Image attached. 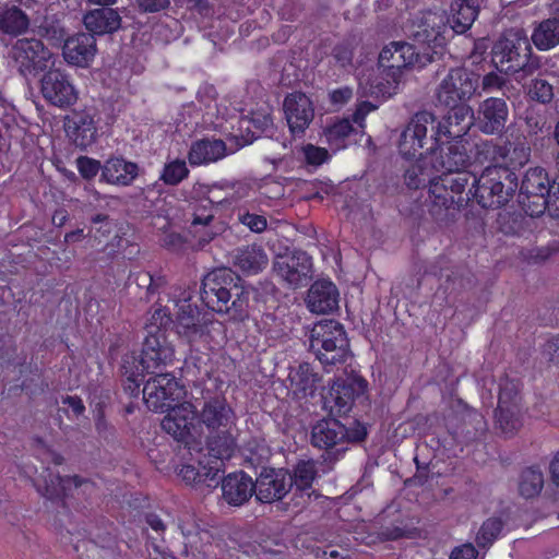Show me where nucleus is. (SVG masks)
<instances>
[{"mask_svg":"<svg viewBox=\"0 0 559 559\" xmlns=\"http://www.w3.org/2000/svg\"><path fill=\"white\" fill-rule=\"evenodd\" d=\"M436 107L447 110L442 121L436 123L435 115L429 111L416 112L401 134L399 152L404 159L416 158V163L405 170L406 186L417 190L429 185L433 207L450 210L454 203L453 68L437 90Z\"/></svg>","mask_w":559,"mask_h":559,"instance_id":"nucleus-1","label":"nucleus"},{"mask_svg":"<svg viewBox=\"0 0 559 559\" xmlns=\"http://www.w3.org/2000/svg\"><path fill=\"white\" fill-rule=\"evenodd\" d=\"M34 486L47 500L58 504L53 526L61 539L69 540L81 559H88L91 556L85 555V551L95 550L98 544L91 538V532L85 527H79L74 514L70 511L72 506L70 500L78 499L81 493L94 489V484L78 475L60 476L47 468L40 478L34 480Z\"/></svg>","mask_w":559,"mask_h":559,"instance_id":"nucleus-2","label":"nucleus"},{"mask_svg":"<svg viewBox=\"0 0 559 559\" xmlns=\"http://www.w3.org/2000/svg\"><path fill=\"white\" fill-rule=\"evenodd\" d=\"M159 296L154 305V310L145 325L146 335L143 340L140 356L131 355L124 358V367L135 366L131 377H139L141 372L155 373L156 370L173 364L175 359V346L169 341V330L173 323L171 310L162 305Z\"/></svg>","mask_w":559,"mask_h":559,"instance_id":"nucleus-3","label":"nucleus"},{"mask_svg":"<svg viewBox=\"0 0 559 559\" xmlns=\"http://www.w3.org/2000/svg\"><path fill=\"white\" fill-rule=\"evenodd\" d=\"M201 299L212 311L225 313L234 321L248 316L249 292L231 269L218 267L202 280Z\"/></svg>","mask_w":559,"mask_h":559,"instance_id":"nucleus-4","label":"nucleus"},{"mask_svg":"<svg viewBox=\"0 0 559 559\" xmlns=\"http://www.w3.org/2000/svg\"><path fill=\"white\" fill-rule=\"evenodd\" d=\"M491 62L500 72L515 75L518 81L532 75L542 66L522 27H511L501 33L491 48Z\"/></svg>","mask_w":559,"mask_h":559,"instance_id":"nucleus-5","label":"nucleus"},{"mask_svg":"<svg viewBox=\"0 0 559 559\" xmlns=\"http://www.w3.org/2000/svg\"><path fill=\"white\" fill-rule=\"evenodd\" d=\"M175 306L178 307V311L171 324L178 336L191 348L211 347L212 331L215 330V325L222 328V323L215 321L212 313L200 309L188 299L175 301Z\"/></svg>","mask_w":559,"mask_h":559,"instance_id":"nucleus-6","label":"nucleus"},{"mask_svg":"<svg viewBox=\"0 0 559 559\" xmlns=\"http://www.w3.org/2000/svg\"><path fill=\"white\" fill-rule=\"evenodd\" d=\"M310 349L324 367L346 362L350 349L344 326L335 320L317 323L311 331Z\"/></svg>","mask_w":559,"mask_h":559,"instance_id":"nucleus-7","label":"nucleus"},{"mask_svg":"<svg viewBox=\"0 0 559 559\" xmlns=\"http://www.w3.org/2000/svg\"><path fill=\"white\" fill-rule=\"evenodd\" d=\"M480 186L475 190L476 204L481 209L507 205L519 189L516 173L504 167L487 166L479 175Z\"/></svg>","mask_w":559,"mask_h":559,"instance_id":"nucleus-8","label":"nucleus"},{"mask_svg":"<svg viewBox=\"0 0 559 559\" xmlns=\"http://www.w3.org/2000/svg\"><path fill=\"white\" fill-rule=\"evenodd\" d=\"M324 404L338 416L353 411L356 416L367 414L371 408L367 380L361 377L337 378L324 397Z\"/></svg>","mask_w":559,"mask_h":559,"instance_id":"nucleus-9","label":"nucleus"},{"mask_svg":"<svg viewBox=\"0 0 559 559\" xmlns=\"http://www.w3.org/2000/svg\"><path fill=\"white\" fill-rule=\"evenodd\" d=\"M509 119V106L504 98L488 97L483 100L476 114L467 104H456V126L466 122L467 128L477 129L487 135H500Z\"/></svg>","mask_w":559,"mask_h":559,"instance_id":"nucleus-10","label":"nucleus"},{"mask_svg":"<svg viewBox=\"0 0 559 559\" xmlns=\"http://www.w3.org/2000/svg\"><path fill=\"white\" fill-rule=\"evenodd\" d=\"M445 11L425 10L412 22L409 36L419 45L438 53L447 45L445 32L449 26Z\"/></svg>","mask_w":559,"mask_h":559,"instance_id":"nucleus-11","label":"nucleus"},{"mask_svg":"<svg viewBox=\"0 0 559 559\" xmlns=\"http://www.w3.org/2000/svg\"><path fill=\"white\" fill-rule=\"evenodd\" d=\"M148 409L165 413L186 395V389L171 373H158L148 379L142 390Z\"/></svg>","mask_w":559,"mask_h":559,"instance_id":"nucleus-12","label":"nucleus"},{"mask_svg":"<svg viewBox=\"0 0 559 559\" xmlns=\"http://www.w3.org/2000/svg\"><path fill=\"white\" fill-rule=\"evenodd\" d=\"M378 62L379 67L383 68L388 82H392L396 88L401 82L402 71L419 64L420 58L414 45L406 41H392L382 48Z\"/></svg>","mask_w":559,"mask_h":559,"instance_id":"nucleus-13","label":"nucleus"},{"mask_svg":"<svg viewBox=\"0 0 559 559\" xmlns=\"http://www.w3.org/2000/svg\"><path fill=\"white\" fill-rule=\"evenodd\" d=\"M273 272L292 288L307 286L312 278V258L302 250L280 254L273 262Z\"/></svg>","mask_w":559,"mask_h":559,"instance_id":"nucleus-14","label":"nucleus"},{"mask_svg":"<svg viewBox=\"0 0 559 559\" xmlns=\"http://www.w3.org/2000/svg\"><path fill=\"white\" fill-rule=\"evenodd\" d=\"M460 46H472L469 53H461L460 59L463 60L462 69H456V78L460 81V86H456V98L461 100L460 104H465L471 99L477 91L479 83V74L467 71L466 63L477 66L484 60L486 45L483 40H473L464 36L460 39Z\"/></svg>","mask_w":559,"mask_h":559,"instance_id":"nucleus-15","label":"nucleus"},{"mask_svg":"<svg viewBox=\"0 0 559 559\" xmlns=\"http://www.w3.org/2000/svg\"><path fill=\"white\" fill-rule=\"evenodd\" d=\"M165 413L160 426L176 441L191 448L194 440L192 430L195 428L197 411L190 402L175 403Z\"/></svg>","mask_w":559,"mask_h":559,"instance_id":"nucleus-16","label":"nucleus"},{"mask_svg":"<svg viewBox=\"0 0 559 559\" xmlns=\"http://www.w3.org/2000/svg\"><path fill=\"white\" fill-rule=\"evenodd\" d=\"M12 58L22 75H35L47 67L51 52L37 38H20L11 49Z\"/></svg>","mask_w":559,"mask_h":559,"instance_id":"nucleus-17","label":"nucleus"},{"mask_svg":"<svg viewBox=\"0 0 559 559\" xmlns=\"http://www.w3.org/2000/svg\"><path fill=\"white\" fill-rule=\"evenodd\" d=\"M43 97L51 105L68 108L78 100V92L70 75L61 69L51 68L40 80Z\"/></svg>","mask_w":559,"mask_h":559,"instance_id":"nucleus-18","label":"nucleus"},{"mask_svg":"<svg viewBox=\"0 0 559 559\" xmlns=\"http://www.w3.org/2000/svg\"><path fill=\"white\" fill-rule=\"evenodd\" d=\"M416 473L408 478L405 484L407 486H426L431 489L436 500L445 499L454 488V467H447L444 472L437 468V464H432L430 471L429 465H420L419 460L415 457Z\"/></svg>","mask_w":559,"mask_h":559,"instance_id":"nucleus-19","label":"nucleus"},{"mask_svg":"<svg viewBox=\"0 0 559 559\" xmlns=\"http://www.w3.org/2000/svg\"><path fill=\"white\" fill-rule=\"evenodd\" d=\"M531 151L526 138L518 136L513 141L492 144L487 153L490 156V166L504 167L516 173L530 162Z\"/></svg>","mask_w":559,"mask_h":559,"instance_id":"nucleus-20","label":"nucleus"},{"mask_svg":"<svg viewBox=\"0 0 559 559\" xmlns=\"http://www.w3.org/2000/svg\"><path fill=\"white\" fill-rule=\"evenodd\" d=\"M283 108L290 133L304 134L314 118L311 99L301 92H295L285 97Z\"/></svg>","mask_w":559,"mask_h":559,"instance_id":"nucleus-21","label":"nucleus"},{"mask_svg":"<svg viewBox=\"0 0 559 559\" xmlns=\"http://www.w3.org/2000/svg\"><path fill=\"white\" fill-rule=\"evenodd\" d=\"M289 473L285 469L263 468L254 481L255 498L262 503L282 500L290 490Z\"/></svg>","mask_w":559,"mask_h":559,"instance_id":"nucleus-22","label":"nucleus"},{"mask_svg":"<svg viewBox=\"0 0 559 559\" xmlns=\"http://www.w3.org/2000/svg\"><path fill=\"white\" fill-rule=\"evenodd\" d=\"M214 219V207L211 201H206L203 197L192 203V212L187 219L189 223L188 234L195 240L198 246L204 247L215 236L212 228Z\"/></svg>","mask_w":559,"mask_h":559,"instance_id":"nucleus-23","label":"nucleus"},{"mask_svg":"<svg viewBox=\"0 0 559 559\" xmlns=\"http://www.w3.org/2000/svg\"><path fill=\"white\" fill-rule=\"evenodd\" d=\"M346 425L335 418L319 420L311 429V444L325 451L336 449L337 453H344V438Z\"/></svg>","mask_w":559,"mask_h":559,"instance_id":"nucleus-24","label":"nucleus"},{"mask_svg":"<svg viewBox=\"0 0 559 559\" xmlns=\"http://www.w3.org/2000/svg\"><path fill=\"white\" fill-rule=\"evenodd\" d=\"M200 420L209 432L231 430L236 423V414L225 397H212L204 402Z\"/></svg>","mask_w":559,"mask_h":559,"instance_id":"nucleus-25","label":"nucleus"},{"mask_svg":"<svg viewBox=\"0 0 559 559\" xmlns=\"http://www.w3.org/2000/svg\"><path fill=\"white\" fill-rule=\"evenodd\" d=\"M486 431L487 421L484 415L461 399H456V435L460 433L467 443L479 439Z\"/></svg>","mask_w":559,"mask_h":559,"instance_id":"nucleus-26","label":"nucleus"},{"mask_svg":"<svg viewBox=\"0 0 559 559\" xmlns=\"http://www.w3.org/2000/svg\"><path fill=\"white\" fill-rule=\"evenodd\" d=\"M62 52L68 63L85 68L95 57L96 39L91 33L74 34L64 40Z\"/></svg>","mask_w":559,"mask_h":559,"instance_id":"nucleus-27","label":"nucleus"},{"mask_svg":"<svg viewBox=\"0 0 559 559\" xmlns=\"http://www.w3.org/2000/svg\"><path fill=\"white\" fill-rule=\"evenodd\" d=\"M223 499L234 507H240L249 501L254 491V481L243 471L234 472L222 479Z\"/></svg>","mask_w":559,"mask_h":559,"instance_id":"nucleus-28","label":"nucleus"},{"mask_svg":"<svg viewBox=\"0 0 559 559\" xmlns=\"http://www.w3.org/2000/svg\"><path fill=\"white\" fill-rule=\"evenodd\" d=\"M228 154L225 141L216 138H202L193 141L188 151V162L192 167L216 163Z\"/></svg>","mask_w":559,"mask_h":559,"instance_id":"nucleus-29","label":"nucleus"},{"mask_svg":"<svg viewBox=\"0 0 559 559\" xmlns=\"http://www.w3.org/2000/svg\"><path fill=\"white\" fill-rule=\"evenodd\" d=\"M338 290L330 280H318L309 288L307 306L313 313H330L338 307Z\"/></svg>","mask_w":559,"mask_h":559,"instance_id":"nucleus-30","label":"nucleus"},{"mask_svg":"<svg viewBox=\"0 0 559 559\" xmlns=\"http://www.w3.org/2000/svg\"><path fill=\"white\" fill-rule=\"evenodd\" d=\"M139 175L136 163L126 160L121 156H112L103 164L99 181L111 186L128 187Z\"/></svg>","mask_w":559,"mask_h":559,"instance_id":"nucleus-31","label":"nucleus"},{"mask_svg":"<svg viewBox=\"0 0 559 559\" xmlns=\"http://www.w3.org/2000/svg\"><path fill=\"white\" fill-rule=\"evenodd\" d=\"M237 448V442L231 430L210 432L206 438L209 457L206 462L211 466H217L219 474L224 469V462L231 459Z\"/></svg>","mask_w":559,"mask_h":559,"instance_id":"nucleus-32","label":"nucleus"},{"mask_svg":"<svg viewBox=\"0 0 559 559\" xmlns=\"http://www.w3.org/2000/svg\"><path fill=\"white\" fill-rule=\"evenodd\" d=\"M234 265L245 275H257L269 264V255L262 245L238 247L233 255Z\"/></svg>","mask_w":559,"mask_h":559,"instance_id":"nucleus-33","label":"nucleus"},{"mask_svg":"<svg viewBox=\"0 0 559 559\" xmlns=\"http://www.w3.org/2000/svg\"><path fill=\"white\" fill-rule=\"evenodd\" d=\"M66 133L73 144L86 150L97 139V127L94 118L86 114H75L72 119L66 123Z\"/></svg>","mask_w":559,"mask_h":559,"instance_id":"nucleus-34","label":"nucleus"},{"mask_svg":"<svg viewBox=\"0 0 559 559\" xmlns=\"http://www.w3.org/2000/svg\"><path fill=\"white\" fill-rule=\"evenodd\" d=\"M85 27L93 35L112 34L121 26V16L111 8L90 10L83 16Z\"/></svg>","mask_w":559,"mask_h":559,"instance_id":"nucleus-35","label":"nucleus"},{"mask_svg":"<svg viewBox=\"0 0 559 559\" xmlns=\"http://www.w3.org/2000/svg\"><path fill=\"white\" fill-rule=\"evenodd\" d=\"M178 476L191 486L204 485L209 488H215L221 481V474L217 466H211L205 461H199L198 466L193 464H183L178 472Z\"/></svg>","mask_w":559,"mask_h":559,"instance_id":"nucleus-36","label":"nucleus"},{"mask_svg":"<svg viewBox=\"0 0 559 559\" xmlns=\"http://www.w3.org/2000/svg\"><path fill=\"white\" fill-rule=\"evenodd\" d=\"M325 143L333 152L347 148L356 135V130L347 118H336L329 122L322 131Z\"/></svg>","mask_w":559,"mask_h":559,"instance_id":"nucleus-37","label":"nucleus"},{"mask_svg":"<svg viewBox=\"0 0 559 559\" xmlns=\"http://www.w3.org/2000/svg\"><path fill=\"white\" fill-rule=\"evenodd\" d=\"M531 41L539 51H548L559 46V19L549 16L534 22Z\"/></svg>","mask_w":559,"mask_h":559,"instance_id":"nucleus-38","label":"nucleus"},{"mask_svg":"<svg viewBox=\"0 0 559 559\" xmlns=\"http://www.w3.org/2000/svg\"><path fill=\"white\" fill-rule=\"evenodd\" d=\"M290 385L298 396H313L318 383L321 381L319 373L314 372L309 362H301L295 371L289 373Z\"/></svg>","mask_w":559,"mask_h":559,"instance_id":"nucleus-39","label":"nucleus"},{"mask_svg":"<svg viewBox=\"0 0 559 559\" xmlns=\"http://www.w3.org/2000/svg\"><path fill=\"white\" fill-rule=\"evenodd\" d=\"M519 211H503L497 216V229L504 236L522 237L532 231V219Z\"/></svg>","mask_w":559,"mask_h":559,"instance_id":"nucleus-40","label":"nucleus"},{"mask_svg":"<svg viewBox=\"0 0 559 559\" xmlns=\"http://www.w3.org/2000/svg\"><path fill=\"white\" fill-rule=\"evenodd\" d=\"M480 186L479 176L469 168L456 166V210L476 202V192Z\"/></svg>","mask_w":559,"mask_h":559,"instance_id":"nucleus-41","label":"nucleus"},{"mask_svg":"<svg viewBox=\"0 0 559 559\" xmlns=\"http://www.w3.org/2000/svg\"><path fill=\"white\" fill-rule=\"evenodd\" d=\"M471 128L466 122L456 126V166L463 168L472 167L478 156V145L469 135Z\"/></svg>","mask_w":559,"mask_h":559,"instance_id":"nucleus-42","label":"nucleus"},{"mask_svg":"<svg viewBox=\"0 0 559 559\" xmlns=\"http://www.w3.org/2000/svg\"><path fill=\"white\" fill-rule=\"evenodd\" d=\"M26 13L16 5H4L0 9V31L9 35H19L28 28Z\"/></svg>","mask_w":559,"mask_h":559,"instance_id":"nucleus-43","label":"nucleus"},{"mask_svg":"<svg viewBox=\"0 0 559 559\" xmlns=\"http://www.w3.org/2000/svg\"><path fill=\"white\" fill-rule=\"evenodd\" d=\"M544 474L538 466L525 467L519 477V493L531 499L537 497L544 488Z\"/></svg>","mask_w":559,"mask_h":559,"instance_id":"nucleus-44","label":"nucleus"},{"mask_svg":"<svg viewBox=\"0 0 559 559\" xmlns=\"http://www.w3.org/2000/svg\"><path fill=\"white\" fill-rule=\"evenodd\" d=\"M552 180L545 168L530 167L522 178L519 191L549 193Z\"/></svg>","mask_w":559,"mask_h":559,"instance_id":"nucleus-45","label":"nucleus"},{"mask_svg":"<svg viewBox=\"0 0 559 559\" xmlns=\"http://www.w3.org/2000/svg\"><path fill=\"white\" fill-rule=\"evenodd\" d=\"M518 202L524 213L531 218L539 217L546 211L549 212V193L519 191Z\"/></svg>","mask_w":559,"mask_h":559,"instance_id":"nucleus-46","label":"nucleus"},{"mask_svg":"<svg viewBox=\"0 0 559 559\" xmlns=\"http://www.w3.org/2000/svg\"><path fill=\"white\" fill-rule=\"evenodd\" d=\"M317 474V466L312 460H301L295 465L293 475L289 474L288 483L292 487L295 486L296 491H308L312 488Z\"/></svg>","mask_w":559,"mask_h":559,"instance_id":"nucleus-47","label":"nucleus"},{"mask_svg":"<svg viewBox=\"0 0 559 559\" xmlns=\"http://www.w3.org/2000/svg\"><path fill=\"white\" fill-rule=\"evenodd\" d=\"M474 203L469 202L468 206H463L465 210L466 230L469 235L468 240H471V245H483L485 240V219L483 216L485 209L479 206V209L474 210Z\"/></svg>","mask_w":559,"mask_h":559,"instance_id":"nucleus-48","label":"nucleus"},{"mask_svg":"<svg viewBox=\"0 0 559 559\" xmlns=\"http://www.w3.org/2000/svg\"><path fill=\"white\" fill-rule=\"evenodd\" d=\"M496 419L498 428L504 435L511 436L522 426L519 406H498Z\"/></svg>","mask_w":559,"mask_h":559,"instance_id":"nucleus-49","label":"nucleus"},{"mask_svg":"<svg viewBox=\"0 0 559 559\" xmlns=\"http://www.w3.org/2000/svg\"><path fill=\"white\" fill-rule=\"evenodd\" d=\"M456 9V34L464 33L475 22L483 0H459Z\"/></svg>","mask_w":559,"mask_h":559,"instance_id":"nucleus-50","label":"nucleus"},{"mask_svg":"<svg viewBox=\"0 0 559 559\" xmlns=\"http://www.w3.org/2000/svg\"><path fill=\"white\" fill-rule=\"evenodd\" d=\"M240 128H243V124H247L246 129L250 131L252 127L254 131H252L251 136L246 140L247 143H251L253 140L258 139L262 133L272 129L273 119L272 115L266 111H252L250 117L242 118L240 121Z\"/></svg>","mask_w":559,"mask_h":559,"instance_id":"nucleus-51","label":"nucleus"},{"mask_svg":"<svg viewBox=\"0 0 559 559\" xmlns=\"http://www.w3.org/2000/svg\"><path fill=\"white\" fill-rule=\"evenodd\" d=\"M190 170L186 160L176 158L164 165L159 180L167 186H178L188 178Z\"/></svg>","mask_w":559,"mask_h":559,"instance_id":"nucleus-52","label":"nucleus"},{"mask_svg":"<svg viewBox=\"0 0 559 559\" xmlns=\"http://www.w3.org/2000/svg\"><path fill=\"white\" fill-rule=\"evenodd\" d=\"M519 384L508 377L501 378L499 382L498 406H519Z\"/></svg>","mask_w":559,"mask_h":559,"instance_id":"nucleus-53","label":"nucleus"},{"mask_svg":"<svg viewBox=\"0 0 559 559\" xmlns=\"http://www.w3.org/2000/svg\"><path fill=\"white\" fill-rule=\"evenodd\" d=\"M413 536L412 530L397 520L388 525H381L378 532V537L382 542H394L402 538H411Z\"/></svg>","mask_w":559,"mask_h":559,"instance_id":"nucleus-54","label":"nucleus"},{"mask_svg":"<svg viewBox=\"0 0 559 559\" xmlns=\"http://www.w3.org/2000/svg\"><path fill=\"white\" fill-rule=\"evenodd\" d=\"M528 96L540 104H549L555 96L554 86L545 79H534L528 86Z\"/></svg>","mask_w":559,"mask_h":559,"instance_id":"nucleus-55","label":"nucleus"},{"mask_svg":"<svg viewBox=\"0 0 559 559\" xmlns=\"http://www.w3.org/2000/svg\"><path fill=\"white\" fill-rule=\"evenodd\" d=\"M499 519H488L479 528L476 540L479 547H487L493 543L502 530Z\"/></svg>","mask_w":559,"mask_h":559,"instance_id":"nucleus-56","label":"nucleus"},{"mask_svg":"<svg viewBox=\"0 0 559 559\" xmlns=\"http://www.w3.org/2000/svg\"><path fill=\"white\" fill-rule=\"evenodd\" d=\"M304 162L308 166L319 167L331 159V154L325 147L307 143L301 146Z\"/></svg>","mask_w":559,"mask_h":559,"instance_id":"nucleus-57","label":"nucleus"},{"mask_svg":"<svg viewBox=\"0 0 559 559\" xmlns=\"http://www.w3.org/2000/svg\"><path fill=\"white\" fill-rule=\"evenodd\" d=\"M75 166L80 176L86 181L94 180L98 173L103 171V164L100 160L86 155H80L76 157Z\"/></svg>","mask_w":559,"mask_h":559,"instance_id":"nucleus-58","label":"nucleus"},{"mask_svg":"<svg viewBox=\"0 0 559 559\" xmlns=\"http://www.w3.org/2000/svg\"><path fill=\"white\" fill-rule=\"evenodd\" d=\"M206 201H211L214 206H230L235 202L233 188L224 189L218 185H213L207 189L206 195L203 197Z\"/></svg>","mask_w":559,"mask_h":559,"instance_id":"nucleus-59","label":"nucleus"},{"mask_svg":"<svg viewBox=\"0 0 559 559\" xmlns=\"http://www.w3.org/2000/svg\"><path fill=\"white\" fill-rule=\"evenodd\" d=\"M558 249V245L554 242L526 249L522 252V255L528 263L539 264L546 262Z\"/></svg>","mask_w":559,"mask_h":559,"instance_id":"nucleus-60","label":"nucleus"},{"mask_svg":"<svg viewBox=\"0 0 559 559\" xmlns=\"http://www.w3.org/2000/svg\"><path fill=\"white\" fill-rule=\"evenodd\" d=\"M237 219L253 233H262L267 227L265 216L250 213L248 210L240 209L237 213Z\"/></svg>","mask_w":559,"mask_h":559,"instance_id":"nucleus-61","label":"nucleus"},{"mask_svg":"<svg viewBox=\"0 0 559 559\" xmlns=\"http://www.w3.org/2000/svg\"><path fill=\"white\" fill-rule=\"evenodd\" d=\"M368 436L367 425L359 419H353L348 426L346 425V437L344 443H358L366 440Z\"/></svg>","mask_w":559,"mask_h":559,"instance_id":"nucleus-62","label":"nucleus"},{"mask_svg":"<svg viewBox=\"0 0 559 559\" xmlns=\"http://www.w3.org/2000/svg\"><path fill=\"white\" fill-rule=\"evenodd\" d=\"M160 245L170 252L179 253L188 248V240L179 233L168 231L164 234Z\"/></svg>","mask_w":559,"mask_h":559,"instance_id":"nucleus-63","label":"nucleus"},{"mask_svg":"<svg viewBox=\"0 0 559 559\" xmlns=\"http://www.w3.org/2000/svg\"><path fill=\"white\" fill-rule=\"evenodd\" d=\"M525 124L527 127L530 134H538L543 133L550 129V124L547 121V118L536 112L535 110H528L525 116Z\"/></svg>","mask_w":559,"mask_h":559,"instance_id":"nucleus-64","label":"nucleus"}]
</instances>
